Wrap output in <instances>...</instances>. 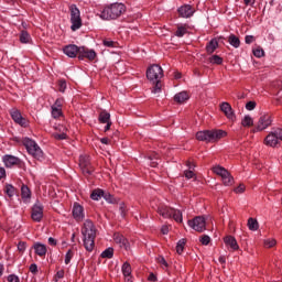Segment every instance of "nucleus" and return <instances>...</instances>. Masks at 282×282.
<instances>
[{
    "instance_id": "obj_28",
    "label": "nucleus",
    "mask_w": 282,
    "mask_h": 282,
    "mask_svg": "<svg viewBox=\"0 0 282 282\" xmlns=\"http://www.w3.org/2000/svg\"><path fill=\"white\" fill-rule=\"evenodd\" d=\"M188 98H189L188 93H186V91H181L174 96L175 102H178V104L186 102V100H188Z\"/></svg>"
},
{
    "instance_id": "obj_32",
    "label": "nucleus",
    "mask_w": 282,
    "mask_h": 282,
    "mask_svg": "<svg viewBox=\"0 0 282 282\" xmlns=\"http://www.w3.org/2000/svg\"><path fill=\"white\" fill-rule=\"evenodd\" d=\"M247 226H248L249 230H252L253 232L259 230V221H257V219H254V218H249Z\"/></svg>"
},
{
    "instance_id": "obj_57",
    "label": "nucleus",
    "mask_w": 282,
    "mask_h": 282,
    "mask_svg": "<svg viewBox=\"0 0 282 282\" xmlns=\"http://www.w3.org/2000/svg\"><path fill=\"white\" fill-rule=\"evenodd\" d=\"M25 248H26V246H25V242H24V241H20V242L18 243V250H19V252H25Z\"/></svg>"
},
{
    "instance_id": "obj_2",
    "label": "nucleus",
    "mask_w": 282,
    "mask_h": 282,
    "mask_svg": "<svg viewBox=\"0 0 282 282\" xmlns=\"http://www.w3.org/2000/svg\"><path fill=\"white\" fill-rule=\"evenodd\" d=\"M127 12V7L123 3H111L106 6L100 12L99 17L104 21L116 20Z\"/></svg>"
},
{
    "instance_id": "obj_35",
    "label": "nucleus",
    "mask_w": 282,
    "mask_h": 282,
    "mask_svg": "<svg viewBox=\"0 0 282 282\" xmlns=\"http://www.w3.org/2000/svg\"><path fill=\"white\" fill-rule=\"evenodd\" d=\"M101 259H113V248L109 247L100 254Z\"/></svg>"
},
{
    "instance_id": "obj_11",
    "label": "nucleus",
    "mask_w": 282,
    "mask_h": 282,
    "mask_svg": "<svg viewBox=\"0 0 282 282\" xmlns=\"http://www.w3.org/2000/svg\"><path fill=\"white\" fill-rule=\"evenodd\" d=\"M63 105H65V99L57 98L54 105L51 107L52 118H54L55 120L63 117Z\"/></svg>"
},
{
    "instance_id": "obj_60",
    "label": "nucleus",
    "mask_w": 282,
    "mask_h": 282,
    "mask_svg": "<svg viewBox=\"0 0 282 282\" xmlns=\"http://www.w3.org/2000/svg\"><path fill=\"white\" fill-rule=\"evenodd\" d=\"M0 180H6V169L0 167Z\"/></svg>"
},
{
    "instance_id": "obj_41",
    "label": "nucleus",
    "mask_w": 282,
    "mask_h": 282,
    "mask_svg": "<svg viewBox=\"0 0 282 282\" xmlns=\"http://www.w3.org/2000/svg\"><path fill=\"white\" fill-rule=\"evenodd\" d=\"M253 56H256V58H263V56H265V51H263L261 48V46H258L257 48H253Z\"/></svg>"
},
{
    "instance_id": "obj_9",
    "label": "nucleus",
    "mask_w": 282,
    "mask_h": 282,
    "mask_svg": "<svg viewBox=\"0 0 282 282\" xmlns=\"http://www.w3.org/2000/svg\"><path fill=\"white\" fill-rule=\"evenodd\" d=\"M272 124V117L270 115H262L257 126L251 130V133H259V131H265L268 127Z\"/></svg>"
},
{
    "instance_id": "obj_25",
    "label": "nucleus",
    "mask_w": 282,
    "mask_h": 282,
    "mask_svg": "<svg viewBox=\"0 0 282 282\" xmlns=\"http://www.w3.org/2000/svg\"><path fill=\"white\" fill-rule=\"evenodd\" d=\"M185 34H188V24H177L175 36L182 39Z\"/></svg>"
},
{
    "instance_id": "obj_46",
    "label": "nucleus",
    "mask_w": 282,
    "mask_h": 282,
    "mask_svg": "<svg viewBox=\"0 0 282 282\" xmlns=\"http://www.w3.org/2000/svg\"><path fill=\"white\" fill-rule=\"evenodd\" d=\"M91 164V162H89L87 159H85V156H80L79 159V166L83 171V169H86V166H89Z\"/></svg>"
},
{
    "instance_id": "obj_15",
    "label": "nucleus",
    "mask_w": 282,
    "mask_h": 282,
    "mask_svg": "<svg viewBox=\"0 0 282 282\" xmlns=\"http://www.w3.org/2000/svg\"><path fill=\"white\" fill-rule=\"evenodd\" d=\"M10 116L15 124H20V127H28V119L23 118V115H21V111H19V109H11Z\"/></svg>"
},
{
    "instance_id": "obj_39",
    "label": "nucleus",
    "mask_w": 282,
    "mask_h": 282,
    "mask_svg": "<svg viewBox=\"0 0 282 282\" xmlns=\"http://www.w3.org/2000/svg\"><path fill=\"white\" fill-rule=\"evenodd\" d=\"M264 248H274L276 246V239L274 238H267L263 240Z\"/></svg>"
},
{
    "instance_id": "obj_30",
    "label": "nucleus",
    "mask_w": 282,
    "mask_h": 282,
    "mask_svg": "<svg viewBox=\"0 0 282 282\" xmlns=\"http://www.w3.org/2000/svg\"><path fill=\"white\" fill-rule=\"evenodd\" d=\"M213 172L216 174V175H219V177H226V175H228V170H226V167H223V166H214L213 169Z\"/></svg>"
},
{
    "instance_id": "obj_31",
    "label": "nucleus",
    "mask_w": 282,
    "mask_h": 282,
    "mask_svg": "<svg viewBox=\"0 0 282 282\" xmlns=\"http://www.w3.org/2000/svg\"><path fill=\"white\" fill-rule=\"evenodd\" d=\"M21 197L22 199H30V197H32V192L30 191V187H28V185H22Z\"/></svg>"
},
{
    "instance_id": "obj_48",
    "label": "nucleus",
    "mask_w": 282,
    "mask_h": 282,
    "mask_svg": "<svg viewBox=\"0 0 282 282\" xmlns=\"http://www.w3.org/2000/svg\"><path fill=\"white\" fill-rule=\"evenodd\" d=\"M199 241L203 246H208V243H210V237L208 235H203L199 238Z\"/></svg>"
},
{
    "instance_id": "obj_51",
    "label": "nucleus",
    "mask_w": 282,
    "mask_h": 282,
    "mask_svg": "<svg viewBox=\"0 0 282 282\" xmlns=\"http://www.w3.org/2000/svg\"><path fill=\"white\" fill-rule=\"evenodd\" d=\"M256 107H257V102L256 101H249V102L246 104L247 111H252V110L256 109Z\"/></svg>"
},
{
    "instance_id": "obj_20",
    "label": "nucleus",
    "mask_w": 282,
    "mask_h": 282,
    "mask_svg": "<svg viewBox=\"0 0 282 282\" xmlns=\"http://www.w3.org/2000/svg\"><path fill=\"white\" fill-rule=\"evenodd\" d=\"M121 272L124 276L126 282H133V275H131V264L129 262H124L121 267Z\"/></svg>"
},
{
    "instance_id": "obj_12",
    "label": "nucleus",
    "mask_w": 282,
    "mask_h": 282,
    "mask_svg": "<svg viewBox=\"0 0 282 282\" xmlns=\"http://www.w3.org/2000/svg\"><path fill=\"white\" fill-rule=\"evenodd\" d=\"M44 207L41 203H35L31 209V219L37 224L43 220Z\"/></svg>"
},
{
    "instance_id": "obj_5",
    "label": "nucleus",
    "mask_w": 282,
    "mask_h": 282,
    "mask_svg": "<svg viewBox=\"0 0 282 282\" xmlns=\"http://www.w3.org/2000/svg\"><path fill=\"white\" fill-rule=\"evenodd\" d=\"M158 213L164 219L173 218L174 221H176L177 224H182V221H183L182 212L180 209H175V208L169 207L166 205H160L158 208Z\"/></svg>"
},
{
    "instance_id": "obj_10",
    "label": "nucleus",
    "mask_w": 282,
    "mask_h": 282,
    "mask_svg": "<svg viewBox=\"0 0 282 282\" xmlns=\"http://www.w3.org/2000/svg\"><path fill=\"white\" fill-rule=\"evenodd\" d=\"M187 224L196 232H204L206 230V218L203 216H196L194 219L188 220Z\"/></svg>"
},
{
    "instance_id": "obj_56",
    "label": "nucleus",
    "mask_w": 282,
    "mask_h": 282,
    "mask_svg": "<svg viewBox=\"0 0 282 282\" xmlns=\"http://www.w3.org/2000/svg\"><path fill=\"white\" fill-rule=\"evenodd\" d=\"M256 39L253 35H247L245 37V42L247 43V45H250L251 43H254Z\"/></svg>"
},
{
    "instance_id": "obj_55",
    "label": "nucleus",
    "mask_w": 282,
    "mask_h": 282,
    "mask_svg": "<svg viewBox=\"0 0 282 282\" xmlns=\"http://www.w3.org/2000/svg\"><path fill=\"white\" fill-rule=\"evenodd\" d=\"M54 139L55 140H67V134L66 133H55Z\"/></svg>"
},
{
    "instance_id": "obj_50",
    "label": "nucleus",
    "mask_w": 282,
    "mask_h": 282,
    "mask_svg": "<svg viewBox=\"0 0 282 282\" xmlns=\"http://www.w3.org/2000/svg\"><path fill=\"white\" fill-rule=\"evenodd\" d=\"M82 171H83L84 175H91L95 170H94V167L90 164V165L84 167Z\"/></svg>"
},
{
    "instance_id": "obj_7",
    "label": "nucleus",
    "mask_w": 282,
    "mask_h": 282,
    "mask_svg": "<svg viewBox=\"0 0 282 282\" xmlns=\"http://www.w3.org/2000/svg\"><path fill=\"white\" fill-rule=\"evenodd\" d=\"M147 78L151 83L155 80H162V78H164V70L162 69V66L158 64L150 66L147 70Z\"/></svg>"
},
{
    "instance_id": "obj_21",
    "label": "nucleus",
    "mask_w": 282,
    "mask_h": 282,
    "mask_svg": "<svg viewBox=\"0 0 282 282\" xmlns=\"http://www.w3.org/2000/svg\"><path fill=\"white\" fill-rule=\"evenodd\" d=\"M33 250L37 257H45V254H47V246L41 242H35L33 245Z\"/></svg>"
},
{
    "instance_id": "obj_14",
    "label": "nucleus",
    "mask_w": 282,
    "mask_h": 282,
    "mask_svg": "<svg viewBox=\"0 0 282 282\" xmlns=\"http://www.w3.org/2000/svg\"><path fill=\"white\" fill-rule=\"evenodd\" d=\"M2 162L6 166V169H12V166H21V164H23V161H21V159L17 158L12 154L3 155Z\"/></svg>"
},
{
    "instance_id": "obj_59",
    "label": "nucleus",
    "mask_w": 282,
    "mask_h": 282,
    "mask_svg": "<svg viewBox=\"0 0 282 282\" xmlns=\"http://www.w3.org/2000/svg\"><path fill=\"white\" fill-rule=\"evenodd\" d=\"M159 263L161 265H164V268H169V262H166V259H164V257L159 258Z\"/></svg>"
},
{
    "instance_id": "obj_13",
    "label": "nucleus",
    "mask_w": 282,
    "mask_h": 282,
    "mask_svg": "<svg viewBox=\"0 0 282 282\" xmlns=\"http://www.w3.org/2000/svg\"><path fill=\"white\" fill-rule=\"evenodd\" d=\"M72 215L75 221L78 224L80 221H85V207L78 203H74L73 209H72Z\"/></svg>"
},
{
    "instance_id": "obj_52",
    "label": "nucleus",
    "mask_w": 282,
    "mask_h": 282,
    "mask_svg": "<svg viewBox=\"0 0 282 282\" xmlns=\"http://www.w3.org/2000/svg\"><path fill=\"white\" fill-rule=\"evenodd\" d=\"M7 281H9V282H21V279L17 274H10L7 278Z\"/></svg>"
},
{
    "instance_id": "obj_16",
    "label": "nucleus",
    "mask_w": 282,
    "mask_h": 282,
    "mask_svg": "<svg viewBox=\"0 0 282 282\" xmlns=\"http://www.w3.org/2000/svg\"><path fill=\"white\" fill-rule=\"evenodd\" d=\"M79 61H85V58H88V61H95L96 59V51L89 50L85 46L79 47Z\"/></svg>"
},
{
    "instance_id": "obj_34",
    "label": "nucleus",
    "mask_w": 282,
    "mask_h": 282,
    "mask_svg": "<svg viewBox=\"0 0 282 282\" xmlns=\"http://www.w3.org/2000/svg\"><path fill=\"white\" fill-rule=\"evenodd\" d=\"M253 124L254 120L252 119V117H250V115L245 116L243 119L241 120L242 127H252Z\"/></svg>"
},
{
    "instance_id": "obj_4",
    "label": "nucleus",
    "mask_w": 282,
    "mask_h": 282,
    "mask_svg": "<svg viewBox=\"0 0 282 282\" xmlns=\"http://www.w3.org/2000/svg\"><path fill=\"white\" fill-rule=\"evenodd\" d=\"M22 144L25 147L29 155H32V158L39 160L40 162L43 160V150H41V147H39L36 141L25 137L22 139Z\"/></svg>"
},
{
    "instance_id": "obj_23",
    "label": "nucleus",
    "mask_w": 282,
    "mask_h": 282,
    "mask_svg": "<svg viewBox=\"0 0 282 282\" xmlns=\"http://www.w3.org/2000/svg\"><path fill=\"white\" fill-rule=\"evenodd\" d=\"M186 166H188V170L184 171V176L186 180H193V177H195V164H193L191 161H187Z\"/></svg>"
},
{
    "instance_id": "obj_33",
    "label": "nucleus",
    "mask_w": 282,
    "mask_h": 282,
    "mask_svg": "<svg viewBox=\"0 0 282 282\" xmlns=\"http://www.w3.org/2000/svg\"><path fill=\"white\" fill-rule=\"evenodd\" d=\"M221 180L225 186H232V184L235 183V178L232 177V175H230V172L227 173V175L223 176Z\"/></svg>"
},
{
    "instance_id": "obj_29",
    "label": "nucleus",
    "mask_w": 282,
    "mask_h": 282,
    "mask_svg": "<svg viewBox=\"0 0 282 282\" xmlns=\"http://www.w3.org/2000/svg\"><path fill=\"white\" fill-rule=\"evenodd\" d=\"M102 197H105V191L100 188L93 191L90 194V198L94 199V202H98V199H101Z\"/></svg>"
},
{
    "instance_id": "obj_63",
    "label": "nucleus",
    "mask_w": 282,
    "mask_h": 282,
    "mask_svg": "<svg viewBox=\"0 0 282 282\" xmlns=\"http://www.w3.org/2000/svg\"><path fill=\"white\" fill-rule=\"evenodd\" d=\"M161 232H162V235H169V226H163L161 228Z\"/></svg>"
},
{
    "instance_id": "obj_17",
    "label": "nucleus",
    "mask_w": 282,
    "mask_h": 282,
    "mask_svg": "<svg viewBox=\"0 0 282 282\" xmlns=\"http://www.w3.org/2000/svg\"><path fill=\"white\" fill-rule=\"evenodd\" d=\"M63 52L68 58H76L79 55L80 47L75 44H68L63 47Z\"/></svg>"
},
{
    "instance_id": "obj_47",
    "label": "nucleus",
    "mask_w": 282,
    "mask_h": 282,
    "mask_svg": "<svg viewBox=\"0 0 282 282\" xmlns=\"http://www.w3.org/2000/svg\"><path fill=\"white\" fill-rule=\"evenodd\" d=\"M74 257V251H72V249H69L67 252H66V256H65V264L66 265H69V263L72 262V258Z\"/></svg>"
},
{
    "instance_id": "obj_54",
    "label": "nucleus",
    "mask_w": 282,
    "mask_h": 282,
    "mask_svg": "<svg viewBox=\"0 0 282 282\" xmlns=\"http://www.w3.org/2000/svg\"><path fill=\"white\" fill-rule=\"evenodd\" d=\"M119 210L121 212L122 217H124L127 215V205H124V203H120Z\"/></svg>"
},
{
    "instance_id": "obj_22",
    "label": "nucleus",
    "mask_w": 282,
    "mask_h": 282,
    "mask_svg": "<svg viewBox=\"0 0 282 282\" xmlns=\"http://www.w3.org/2000/svg\"><path fill=\"white\" fill-rule=\"evenodd\" d=\"M225 245L229 246V248L234 251L239 249V243H237V239L232 236H227L224 238Z\"/></svg>"
},
{
    "instance_id": "obj_26",
    "label": "nucleus",
    "mask_w": 282,
    "mask_h": 282,
    "mask_svg": "<svg viewBox=\"0 0 282 282\" xmlns=\"http://www.w3.org/2000/svg\"><path fill=\"white\" fill-rule=\"evenodd\" d=\"M228 43L236 50L241 46V40H239V36L235 35V34H230L228 36Z\"/></svg>"
},
{
    "instance_id": "obj_1",
    "label": "nucleus",
    "mask_w": 282,
    "mask_h": 282,
    "mask_svg": "<svg viewBox=\"0 0 282 282\" xmlns=\"http://www.w3.org/2000/svg\"><path fill=\"white\" fill-rule=\"evenodd\" d=\"M82 235L85 250L94 252V248H96V226L94 221L90 219L84 221Z\"/></svg>"
},
{
    "instance_id": "obj_8",
    "label": "nucleus",
    "mask_w": 282,
    "mask_h": 282,
    "mask_svg": "<svg viewBox=\"0 0 282 282\" xmlns=\"http://www.w3.org/2000/svg\"><path fill=\"white\" fill-rule=\"evenodd\" d=\"M279 140L282 141V129L276 128L275 130L271 131L264 139L265 147H276L279 144Z\"/></svg>"
},
{
    "instance_id": "obj_64",
    "label": "nucleus",
    "mask_w": 282,
    "mask_h": 282,
    "mask_svg": "<svg viewBox=\"0 0 282 282\" xmlns=\"http://www.w3.org/2000/svg\"><path fill=\"white\" fill-rule=\"evenodd\" d=\"M48 243H50V246H56L57 241L53 237H50L48 238Z\"/></svg>"
},
{
    "instance_id": "obj_38",
    "label": "nucleus",
    "mask_w": 282,
    "mask_h": 282,
    "mask_svg": "<svg viewBox=\"0 0 282 282\" xmlns=\"http://www.w3.org/2000/svg\"><path fill=\"white\" fill-rule=\"evenodd\" d=\"M209 63H212V65H221L224 63V58L219 55H213L209 57Z\"/></svg>"
},
{
    "instance_id": "obj_6",
    "label": "nucleus",
    "mask_w": 282,
    "mask_h": 282,
    "mask_svg": "<svg viewBox=\"0 0 282 282\" xmlns=\"http://www.w3.org/2000/svg\"><path fill=\"white\" fill-rule=\"evenodd\" d=\"M70 10V29L73 32H76V30H80L83 28V20L80 19V10H78V7L76 4H72L69 7Z\"/></svg>"
},
{
    "instance_id": "obj_3",
    "label": "nucleus",
    "mask_w": 282,
    "mask_h": 282,
    "mask_svg": "<svg viewBox=\"0 0 282 282\" xmlns=\"http://www.w3.org/2000/svg\"><path fill=\"white\" fill-rule=\"evenodd\" d=\"M226 135H228V133L224 130H203L196 133V140L214 144L215 142H219L223 138H226Z\"/></svg>"
},
{
    "instance_id": "obj_37",
    "label": "nucleus",
    "mask_w": 282,
    "mask_h": 282,
    "mask_svg": "<svg viewBox=\"0 0 282 282\" xmlns=\"http://www.w3.org/2000/svg\"><path fill=\"white\" fill-rule=\"evenodd\" d=\"M4 192L7 193L8 197H14V195H17V188H14L12 184H7Z\"/></svg>"
},
{
    "instance_id": "obj_43",
    "label": "nucleus",
    "mask_w": 282,
    "mask_h": 282,
    "mask_svg": "<svg viewBox=\"0 0 282 282\" xmlns=\"http://www.w3.org/2000/svg\"><path fill=\"white\" fill-rule=\"evenodd\" d=\"M104 199H106L108 204H118V199L111 194H104Z\"/></svg>"
},
{
    "instance_id": "obj_24",
    "label": "nucleus",
    "mask_w": 282,
    "mask_h": 282,
    "mask_svg": "<svg viewBox=\"0 0 282 282\" xmlns=\"http://www.w3.org/2000/svg\"><path fill=\"white\" fill-rule=\"evenodd\" d=\"M217 47H219V42L217 41V39L210 40L206 45L207 54H214Z\"/></svg>"
},
{
    "instance_id": "obj_42",
    "label": "nucleus",
    "mask_w": 282,
    "mask_h": 282,
    "mask_svg": "<svg viewBox=\"0 0 282 282\" xmlns=\"http://www.w3.org/2000/svg\"><path fill=\"white\" fill-rule=\"evenodd\" d=\"M152 83L155 85L152 93L153 94H160L162 91V82L161 80H154Z\"/></svg>"
},
{
    "instance_id": "obj_58",
    "label": "nucleus",
    "mask_w": 282,
    "mask_h": 282,
    "mask_svg": "<svg viewBox=\"0 0 282 282\" xmlns=\"http://www.w3.org/2000/svg\"><path fill=\"white\" fill-rule=\"evenodd\" d=\"M29 270L30 272H32V274H36V272H39V267L36 265V263H33L30 265Z\"/></svg>"
},
{
    "instance_id": "obj_36",
    "label": "nucleus",
    "mask_w": 282,
    "mask_h": 282,
    "mask_svg": "<svg viewBox=\"0 0 282 282\" xmlns=\"http://www.w3.org/2000/svg\"><path fill=\"white\" fill-rule=\"evenodd\" d=\"M113 240L116 241V243H120L121 246H127V238H124V236H122L121 234H115Z\"/></svg>"
},
{
    "instance_id": "obj_49",
    "label": "nucleus",
    "mask_w": 282,
    "mask_h": 282,
    "mask_svg": "<svg viewBox=\"0 0 282 282\" xmlns=\"http://www.w3.org/2000/svg\"><path fill=\"white\" fill-rule=\"evenodd\" d=\"M65 278V270L61 269L56 272L54 276V281L58 282V279H64Z\"/></svg>"
},
{
    "instance_id": "obj_61",
    "label": "nucleus",
    "mask_w": 282,
    "mask_h": 282,
    "mask_svg": "<svg viewBox=\"0 0 282 282\" xmlns=\"http://www.w3.org/2000/svg\"><path fill=\"white\" fill-rule=\"evenodd\" d=\"M104 45H105L106 47H113V41H107V40H105V41H104Z\"/></svg>"
},
{
    "instance_id": "obj_19",
    "label": "nucleus",
    "mask_w": 282,
    "mask_h": 282,
    "mask_svg": "<svg viewBox=\"0 0 282 282\" xmlns=\"http://www.w3.org/2000/svg\"><path fill=\"white\" fill-rule=\"evenodd\" d=\"M220 111L225 113L228 120H235V110H232V106H230L228 102L224 101L220 104Z\"/></svg>"
},
{
    "instance_id": "obj_45",
    "label": "nucleus",
    "mask_w": 282,
    "mask_h": 282,
    "mask_svg": "<svg viewBox=\"0 0 282 282\" xmlns=\"http://www.w3.org/2000/svg\"><path fill=\"white\" fill-rule=\"evenodd\" d=\"M65 89H67V82L65 79L58 80V91L65 94Z\"/></svg>"
},
{
    "instance_id": "obj_40",
    "label": "nucleus",
    "mask_w": 282,
    "mask_h": 282,
    "mask_svg": "<svg viewBox=\"0 0 282 282\" xmlns=\"http://www.w3.org/2000/svg\"><path fill=\"white\" fill-rule=\"evenodd\" d=\"M186 246V239H181L178 240L176 245V252L177 254H182L184 252V247Z\"/></svg>"
},
{
    "instance_id": "obj_18",
    "label": "nucleus",
    "mask_w": 282,
    "mask_h": 282,
    "mask_svg": "<svg viewBox=\"0 0 282 282\" xmlns=\"http://www.w3.org/2000/svg\"><path fill=\"white\" fill-rule=\"evenodd\" d=\"M178 17H182V19H191L193 14H195V10H193V7L191 4L182 6L177 9Z\"/></svg>"
},
{
    "instance_id": "obj_62",
    "label": "nucleus",
    "mask_w": 282,
    "mask_h": 282,
    "mask_svg": "<svg viewBox=\"0 0 282 282\" xmlns=\"http://www.w3.org/2000/svg\"><path fill=\"white\" fill-rule=\"evenodd\" d=\"M148 281L155 282V281H158V276L154 275L153 273H150V275H149V278H148Z\"/></svg>"
},
{
    "instance_id": "obj_27",
    "label": "nucleus",
    "mask_w": 282,
    "mask_h": 282,
    "mask_svg": "<svg viewBox=\"0 0 282 282\" xmlns=\"http://www.w3.org/2000/svg\"><path fill=\"white\" fill-rule=\"evenodd\" d=\"M98 120L101 124H105L107 122H111V115L107 112V110H102L99 113Z\"/></svg>"
},
{
    "instance_id": "obj_44",
    "label": "nucleus",
    "mask_w": 282,
    "mask_h": 282,
    "mask_svg": "<svg viewBox=\"0 0 282 282\" xmlns=\"http://www.w3.org/2000/svg\"><path fill=\"white\" fill-rule=\"evenodd\" d=\"M20 41L22 43H30V33H28L26 31H22L20 34Z\"/></svg>"
},
{
    "instance_id": "obj_53",
    "label": "nucleus",
    "mask_w": 282,
    "mask_h": 282,
    "mask_svg": "<svg viewBox=\"0 0 282 282\" xmlns=\"http://www.w3.org/2000/svg\"><path fill=\"white\" fill-rule=\"evenodd\" d=\"M235 193L241 195V193H246V185L245 184H240L235 188Z\"/></svg>"
}]
</instances>
